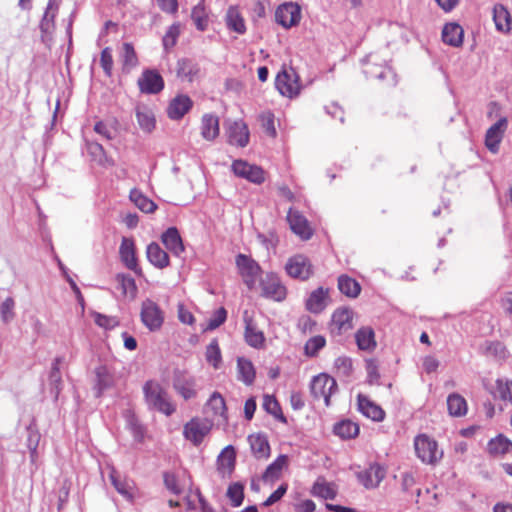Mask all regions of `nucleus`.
Returning <instances> with one entry per match:
<instances>
[{
	"label": "nucleus",
	"instance_id": "nucleus-1",
	"mask_svg": "<svg viewBox=\"0 0 512 512\" xmlns=\"http://www.w3.org/2000/svg\"><path fill=\"white\" fill-rule=\"evenodd\" d=\"M144 399L149 409L160 412L166 416L176 411L168 392L156 380H148L143 386Z\"/></svg>",
	"mask_w": 512,
	"mask_h": 512
},
{
	"label": "nucleus",
	"instance_id": "nucleus-2",
	"mask_svg": "<svg viewBox=\"0 0 512 512\" xmlns=\"http://www.w3.org/2000/svg\"><path fill=\"white\" fill-rule=\"evenodd\" d=\"M414 448L417 457L426 464H435L443 456L438 443L426 434H420L414 439Z\"/></svg>",
	"mask_w": 512,
	"mask_h": 512
},
{
	"label": "nucleus",
	"instance_id": "nucleus-3",
	"mask_svg": "<svg viewBox=\"0 0 512 512\" xmlns=\"http://www.w3.org/2000/svg\"><path fill=\"white\" fill-rule=\"evenodd\" d=\"M275 86L281 95L288 98L298 96L302 89L300 77L292 67L284 68L277 74Z\"/></svg>",
	"mask_w": 512,
	"mask_h": 512
},
{
	"label": "nucleus",
	"instance_id": "nucleus-4",
	"mask_svg": "<svg viewBox=\"0 0 512 512\" xmlns=\"http://www.w3.org/2000/svg\"><path fill=\"white\" fill-rule=\"evenodd\" d=\"M238 272L249 290L255 288L256 282L262 274L260 265L245 254H238L235 259Z\"/></svg>",
	"mask_w": 512,
	"mask_h": 512
},
{
	"label": "nucleus",
	"instance_id": "nucleus-5",
	"mask_svg": "<svg viewBox=\"0 0 512 512\" xmlns=\"http://www.w3.org/2000/svg\"><path fill=\"white\" fill-rule=\"evenodd\" d=\"M310 391L314 399H323L325 406H330V397L337 391L336 380L326 373H320L313 377L310 383Z\"/></svg>",
	"mask_w": 512,
	"mask_h": 512
},
{
	"label": "nucleus",
	"instance_id": "nucleus-6",
	"mask_svg": "<svg viewBox=\"0 0 512 512\" xmlns=\"http://www.w3.org/2000/svg\"><path fill=\"white\" fill-rule=\"evenodd\" d=\"M140 317L143 325L149 331L155 332L161 329L165 314L156 302L146 299L142 302Z\"/></svg>",
	"mask_w": 512,
	"mask_h": 512
},
{
	"label": "nucleus",
	"instance_id": "nucleus-7",
	"mask_svg": "<svg viewBox=\"0 0 512 512\" xmlns=\"http://www.w3.org/2000/svg\"><path fill=\"white\" fill-rule=\"evenodd\" d=\"M261 296L276 302H282L287 297V288L275 273H267L260 280Z\"/></svg>",
	"mask_w": 512,
	"mask_h": 512
},
{
	"label": "nucleus",
	"instance_id": "nucleus-8",
	"mask_svg": "<svg viewBox=\"0 0 512 512\" xmlns=\"http://www.w3.org/2000/svg\"><path fill=\"white\" fill-rule=\"evenodd\" d=\"M212 428V422L206 418H192L184 425L183 435L194 445L202 443Z\"/></svg>",
	"mask_w": 512,
	"mask_h": 512
},
{
	"label": "nucleus",
	"instance_id": "nucleus-9",
	"mask_svg": "<svg viewBox=\"0 0 512 512\" xmlns=\"http://www.w3.org/2000/svg\"><path fill=\"white\" fill-rule=\"evenodd\" d=\"M287 274L302 281L308 280L314 273L311 261L304 255L290 257L285 265Z\"/></svg>",
	"mask_w": 512,
	"mask_h": 512
},
{
	"label": "nucleus",
	"instance_id": "nucleus-10",
	"mask_svg": "<svg viewBox=\"0 0 512 512\" xmlns=\"http://www.w3.org/2000/svg\"><path fill=\"white\" fill-rule=\"evenodd\" d=\"M243 321L245 324L244 338L246 343L255 349L265 348L266 338L264 332L258 328L253 313L245 310L243 312Z\"/></svg>",
	"mask_w": 512,
	"mask_h": 512
},
{
	"label": "nucleus",
	"instance_id": "nucleus-11",
	"mask_svg": "<svg viewBox=\"0 0 512 512\" xmlns=\"http://www.w3.org/2000/svg\"><path fill=\"white\" fill-rule=\"evenodd\" d=\"M301 17V7L297 3L293 2L281 4L275 12L277 23L286 29L298 25Z\"/></svg>",
	"mask_w": 512,
	"mask_h": 512
},
{
	"label": "nucleus",
	"instance_id": "nucleus-12",
	"mask_svg": "<svg viewBox=\"0 0 512 512\" xmlns=\"http://www.w3.org/2000/svg\"><path fill=\"white\" fill-rule=\"evenodd\" d=\"M137 85L141 93L158 94L165 86L164 79L155 69H145L137 80Z\"/></svg>",
	"mask_w": 512,
	"mask_h": 512
},
{
	"label": "nucleus",
	"instance_id": "nucleus-13",
	"mask_svg": "<svg viewBox=\"0 0 512 512\" xmlns=\"http://www.w3.org/2000/svg\"><path fill=\"white\" fill-rule=\"evenodd\" d=\"M232 170L238 177L244 178L254 184H262L265 181V171L257 165L249 164L243 160H235Z\"/></svg>",
	"mask_w": 512,
	"mask_h": 512
},
{
	"label": "nucleus",
	"instance_id": "nucleus-14",
	"mask_svg": "<svg viewBox=\"0 0 512 512\" xmlns=\"http://www.w3.org/2000/svg\"><path fill=\"white\" fill-rule=\"evenodd\" d=\"M173 388L184 400L192 399L197 395L195 379L185 371H174Z\"/></svg>",
	"mask_w": 512,
	"mask_h": 512
},
{
	"label": "nucleus",
	"instance_id": "nucleus-15",
	"mask_svg": "<svg viewBox=\"0 0 512 512\" xmlns=\"http://www.w3.org/2000/svg\"><path fill=\"white\" fill-rule=\"evenodd\" d=\"M331 331L340 335L353 328V311L347 307L337 308L331 318Z\"/></svg>",
	"mask_w": 512,
	"mask_h": 512
},
{
	"label": "nucleus",
	"instance_id": "nucleus-16",
	"mask_svg": "<svg viewBox=\"0 0 512 512\" xmlns=\"http://www.w3.org/2000/svg\"><path fill=\"white\" fill-rule=\"evenodd\" d=\"M287 221L291 230L302 240H309L312 237L313 230L307 219L300 212L289 209Z\"/></svg>",
	"mask_w": 512,
	"mask_h": 512
},
{
	"label": "nucleus",
	"instance_id": "nucleus-17",
	"mask_svg": "<svg viewBox=\"0 0 512 512\" xmlns=\"http://www.w3.org/2000/svg\"><path fill=\"white\" fill-rule=\"evenodd\" d=\"M120 259L123 264L135 273L140 272L136 257L135 242L132 238L123 237L119 248Z\"/></svg>",
	"mask_w": 512,
	"mask_h": 512
},
{
	"label": "nucleus",
	"instance_id": "nucleus-18",
	"mask_svg": "<svg viewBox=\"0 0 512 512\" xmlns=\"http://www.w3.org/2000/svg\"><path fill=\"white\" fill-rule=\"evenodd\" d=\"M192 106L193 101L188 95L179 94L170 101L167 115L172 120H180L191 110Z\"/></svg>",
	"mask_w": 512,
	"mask_h": 512
},
{
	"label": "nucleus",
	"instance_id": "nucleus-19",
	"mask_svg": "<svg viewBox=\"0 0 512 512\" xmlns=\"http://www.w3.org/2000/svg\"><path fill=\"white\" fill-rule=\"evenodd\" d=\"M329 299V289L318 287L313 290L305 302V308L311 313H321L327 306Z\"/></svg>",
	"mask_w": 512,
	"mask_h": 512
},
{
	"label": "nucleus",
	"instance_id": "nucleus-20",
	"mask_svg": "<svg viewBox=\"0 0 512 512\" xmlns=\"http://www.w3.org/2000/svg\"><path fill=\"white\" fill-rule=\"evenodd\" d=\"M506 127L507 120L505 118H501L487 130L485 145L492 153H496L498 151L499 144L503 138Z\"/></svg>",
	"mask_w": 512,
	"mask_h": 512
},
{
	"label": "nucleus",
	"instance_id": "nucleus-21",
	"mask_svg": "<svg viewBox=\"0 0 512 512\" xmlns=\"http://www.w3.org/2000/svg\"><path fill=\"white\" fill-rule=\"evenodd\" d=\"M386 470L379 464H372L366 470L358 473V480L366 488H375L384 479Z\"/></svg>",
	"mask_w": 512,
	"mask_h": 512
},
{
	"label": "nucleus",
	"instance_id": "nucleus-22",
	"mask_svg": "<svg viewBox=\"0 0 512 512\" xmlns=\"http://www.w3.org/2000/svg\"><path fill=\"white\" fill-rule=\"evenodd\" d=\"M228 141L232 145L245 147L249 142L248 126L242 120L234 121L228 127Z\"/></svg>",
	"mask_w": 512,
	"mask_h": 512
},
{
	"label": "nucleus",
	"instance_id": "nucleus-23",
	"mask_svg": "<svg viewBox=\"0 0 512 512\" xmlns=\"http://www.w3.org/2000/svg\"><path fill=\"white\" fill-rule=\"evenodd\" d=\"M248 442L256 459H267L270 456L271 449L266 435L262 433L251 434L248 437Z\"/></svg>",
	"mask_w": 512,
	"mask_h": 512
},
{
	"label": "nucleus",
	"instance_id": "nucleus-24",
	"mask_svg": "<svg viewBox=\"0 0 512 512\" xmlns=\"http://www.w3.org/2000/svg\"><path fill=\"white\" fill-rule=\"evenodd\" d=\"M176 75L181 80L191 83L199 77L200 67L193 60L182 58L177 61Z\"/></svg>",
	"mask_w": 512,
	"mask_h": 512
},
{
	"label": "nucleus",
	"instance_id": "nucleus-25",
	"mask_svg": "<svg viewBox=\"0 0 512 512\" xmlns=\"http://www.w3.org/2000/svg\"><path fill=\"white\" fill-rule=\"evenodd\" d=\"M358 409L367 418L373 421H382L385 418V411L367 396L358 395Z\"/></svg>",
	"mask_w": 512,
	"mask_h": 512
},
{
	"label": "nucleus",
	"instance_id": "nucleus-26",
	"mask_svg": "<svg viewBox=\"0 0 512 512\" xmlns=\"http://www.w3.org/2000/svg\"><path fill=\"white\" fill-rule=\"evenodd\" d=\"M287 455H279L264 471L262 480L265 483H274L279 480L284 469L288 467Z\"/></svg>",
	"mask_w": 512,
	"mask_h": 512
},
{
	"label": "nucleus",
	"instance_id": "nucleus-27",
	"mask_svg": "<svg viewBox=\"0 0 512 512\" xmlns=\"http://www.w3.org/2000/svg\"><path fill=\"white\" fill-rule=\"evenodd\" d=\"M119 57L123 73H130L139 65V58L132 43L125 42L122 44Z\"/></svg>",
	"mask_w": 512,
	"mask_h": 512
},
{
	"label": "nucleus",
	"instance_id": "nucleus-28",
	"mask_svg": "<svg viewBox=\"0 0 512 512\" xmlns=\"http://www.w3.org/2000/svg\"><path fill=\"white\" fill-rule=\"evenodd\" d=\"M201 136L207 141H213L219 136V118L214 114H204L200 124Z\"/></svg>",
	"mask_w": 512,
	"mask_h": 512
},
{
	"label": "nucleus",
	"instance_id": "nucleus-29",
	"mask_svg": "<svg viewBox=\"0 0 512 512\" xmlns=\"http://www.w3.org/2000/svg\"><path fill=\"white\" fill-rule=\"evenodd\" d=\"M161 240L165 247L176 256H179L185 250L180 233L175 227L168 228L162 234Z\"/></svg>",
	"mask_w": 512,
	"mask_h": 512
},
{
	"label": "nucleus",
	"instance_id": "nucleus-30",
	"mask_svg": "<svg viewBox=\"0 0 512 512\" xmlns=\"http://www.w3.org/2000/svg\"><path fill=\"white\" fill-rule=\"evenodd\" d=\"M146 255L149 262L157 268L163 269L170 264L167 252L156 242H152L147 246Z\"/></svg>",
	"mask_w": 512,
	"mask_h": 512
},
{
	"label": "nucleus",
	"instance_id": "nucleus-31",
	"mask_svg": "<svg viewBox=\"0 0 512 512\" xmlns=\"http://www.w3.org/2000/svg\"><path fill=\"white\" fill-rule=\"evenodd\" d=\"M355 340L360 350L373 351L377 346L375 332L369 326L358 329L355 333Z\"/></svg>",
	"mask_w": 512,
	"mask_h": 512
},
{
	"label": "nucleus",
	"instance_id": "nucleus-32",
	"mask_svg": "<svg viewBox=\"0 0 512 512\" xmlns=\"http://www.w3.org/2000/svg\"><path fill=\"white\" fill-rule=\"evenodd\" d=\"M136 119L140 128L145 132H151L155 128L156 120L153 111L146 105L136 107Z\"/></svg>",
	"mask_w": 512,
	"mask_h": 512
},
{
	"label": "nucleus",
	"instance_id": "nucleus-33",
	"mask_svg": "<svg viewBox=\"0 0 512 512\" xmlns=\"http://www.w3.org/2000/svg\"><path fill=\"white\" fill-rule=\"evenodd\" d=\"M338 289L349 298H357L361 292V285L356 279L343 274L338 277Z\"/></svg>",
	"mask_w": 512,
	"mask_h": 512
},
{
	"label": "nucleus",
	"instance_id": "nucleus-34",
	"mask_svg": "<svg viewBox=\"0 0 512 512\" xmlns=\"http://www.w3.org/2000/svg\"><path fill=\"white\" fill-rule=\"evenodd\" d=\"M442 39L451 46H460L463 42V29L456 23L446 24L442 30Z\"/></svg>",
	"mask_w": 512,
	"mask_h": 512
},
{
	"label": "nucleus",
	"instance_id": "nucleus-35",
	"mask_svg": "<svg viewBox=\"0 0 512 512\" xmlns=\"http://www.w3.org/2000/svg\"><path fill=\"white\" fill-rule=\"evenodd\" d=\"M312 494L323 499H334L337 495V486L327 482L324 478H318L312 487Z\"/></svg>",
	"mask_w": 512,
	"mask_h": 512
},
{
	"label": "nucleus",
	"instance_id": "nucleus-36",
	"mask_svg": "<svg viewBox=\"0 0 512 512\" xmlns=\"http://www.w3.org/2000/svg\"><path fill=\"white\" fill-rule=\"evenodd\" d=\"M493 20L497 30L508 32L511 29V15L502 4H496L493 8Z\"/></svg>",
	"mask_w": 512,
	"mask_h": 512
},
{
	"label": "nucleus",
	"instance_id": "nucleus-37",
	"mask_svg": "<svg viewBox=\"0 0 512 512\" xmlns=\"http://www.w3.org/2000/svg\"><path fill=\"white\" fill-rule=\"evenodd\" d=\"M487 450L494 456L504 455L512 451V442L503 434H499L488 442Z\"/></svg>",
	"mask_w": 512,
	"mask_h": 512
},
{
	"label": "nucleus",
	"instance_id": "nucleus-38",
	"mask_svg": "<svg viewBox=\"0 0 512 512\" xmlns=\"http://www.w3.org/2000/svg\"><path fill=\"white\" fill-rule=\"evenodd\" d=\"M130 200L144 213H153L157 209L156 203L144 195L139 189H132L129 193Z\"/></svg>",
	"mask_w": 512,
	"mask_h": 512
},
{
	"label": "nucleus",
	"instance_id": "nucleus-39",
	"mask_svg": "<svg viewBox=\"0 0 512 512\" xmlns=\"http://www.w3.org/2000/svg\"><path fill=\"white\" fill-rule=\"evenodd\" d=\"M226 24L230 30H232L238 34H244L246 32V25H245L244 18L242 17V15L237 7L231 6L227 10Z\"/></svg>",
	"mask_w": 512,
	"mask_h": 512
},
{
	"label": "nucleus",
	"instance_id": "nucleus-40",
	"mask_svg": "<svg viewBox=\"0 0 512 512\" xmlns=\"http://www.w3.org/2000/svg\"><path fill=\"white\" fill-rule=\"evenodd\" d=\"M333 432L342 439H352L358 436L359 426L351 420H342L334 425Z\"/></svg>",
	"mask_w": 512,
	"mask_h": 512
},
{
	"label": "nucleus",
	"instance_id": "nucleus-41",
	"mask_svg": "<svg viewBox=\"0 0 512 512\" xmlns=\"http://www.w3.org/2000/svg\"><path fill=\"white\" fill-rule=\"evenodd\" d=\"M447 408L451 416H464L467 412L466 400L459 394H450L447 398Z\"/></svg>",
	"mask_w": 512,
	"mask_h": 512
},
{
	"label": "nucleus",
	"instance_id": "nucleus-42",
	"mask_svg": "<svg viewBox=\"0 0 512 512\" xmlns=\"http://www.w3.org/2000/svg\"><path fill=\"white\" fill-rule=\"evenodd\" d=\"M238 378L246 385H251L255 379V369L252 362L245 358L237 360Z\"/></svg>",
	"mask_w": 512,
	"mask_h": 512
},
{
	"label": "nucleus",
	"instance_id": "nucleus-43",
	"mask_svg": "<svg viewBox=\"0 0 512 512\" xmlns=\"http://www.w3.org/2000/svg\"><path fill=\"white\" fill-rule=\"evenodd\" d=\"M110 480L115 489L127 499H132L133 482L127 479H121L119 475L112 471L110 474Z\"/></svg>",
	"mask_w": 512,
	"mask_h": 512
},
{
	"label": "nucleus",
	"instance_id": "nucleus-44",
	"mask_svg": "<svg viewBox=\"0 0 512 512\" xmlns=\"http://www.w3.org/2000/svg\"><path fill=\"white\" fill-rule=\"evenodd\" d=\"M207 409H210L214 416H225L226 403L222 395L214 392L206 404Z\"/></svg>",
	"mask_w": 512,
	"mask_h": 512
},
{
	"label": "nucleus",
	"instance_id": "nucleus-45",
	"mask_svg": "<svg viewBox=\"0 0 512 512\" xmlns=\"http://www.w3.org/2000/svg\"><path fill=\"white\" fill-rule=\"evenodd\" d=\"M264 409L276 419L286 423V418L282 412L281 406L277 399L272 395H266L263 402Z\"/></svg>",
	"mask_w": 512,
	"mask_h": 512
},
{
	"label": "nucleus",
	"instance_id": "nucleus-46",
	"mask_svg": "<svg viewBox=\"0 0 512 512\" xmlns=\"http://www.w3.org/2000/svg\"><path fill=\"white\" fill-rule=\"evenodd\" d=\"M494 395L512 403V380L497 379Z\"/></svg>",
	"mask_w": 512,
	"mask_h": 512
},
{
	"label": "nucleus",
	"instance_id": "nucleus-47",
	"mask_svg": "<svg viewBox=\"0 0 512 512\" xmlns=\"http://www.w3.org/2000/svg\"><path fill=\"white\" fill-rule=\"evenodd\" d=\"M326 345V339L322 335L311 337L304 346V353L308 357L317 356L318 352Z\"/></svg>",
	"mask_w": 512,
	"mask_h": 512
},
{
	"label": "nucleus",
	"instance_id": "nucleus-48",
	"mask_svg": "<svg viewBox=\"0 0 512 512\" xmlns=\"http://www.w3.org/2000/svg\"><path fill=\"white\" fill-rule=\"evenodd\" d=\"M205 356L207 362L211 364L215 369L219 367L222 360V356L218 341L216 339L212 340L210 344L207 346Z\"/></svg>",
	"mask_w": 512,
	"mask_h": 512
},
{
	"label": "nucleus",
	"instance_id": "nucleus-49",
	"mask_svg": "<svg viewBox=\"0 0 512 512\" xmlns=\"http://www.w3.org/2000/svg\"><path fill=\"white\" fill-rule=\"evenodd\" d=\"M100 66L103 69L105 76L111 77L113 74V51L111 47H105L100 53Z\"/></svg>",
	"mask_w": 512,
	"mask_h": 512
},
{
	"label": "nucleus",
	"instance_id": "nucleus-50",
	"mask_svg": "<svg viewBox=\"0 0 512 512\" xmlns=\"http://www.w3.org/2000/svg\"><path fill=\"white\" fill-rule=\"evenodd\" d=\"M227 497L233 507H239L244 500V486L240 483H233L227 489Z\"/></svg>",
	"mask_w": 512,
	"mask_h": 512
},
{
	"label": "nucleus",
	"instance_id": "nucleus-51",
	"mask_svg": "<svg viewBox=\"0 0 512 512\" xmlns=\"http://www.w3.org/2000/svg\"><path fill=\"white\" fill-rule=\"evenodd\" d=\"M334 368L339 376L349 377L353 372L352 359L346 356H340L335 359Z\"/></svg>",
	"mask_w": 512,
	"mask_h": 512
},
{
	"label": "nucleus",
	"instance_id": "nucleus-52",
	"mask_svg": "<svg viewBox=\"0 0 512 512\" xmlns=\"http://www.w3.org/2000/svg\"><path fill=\"white\" fill-rule=\"evenodd\" d=\"M227 319V311L224 307H220L214 311L213 315L207 322V326L204 331L215 330L220 327Z\"/></svg>",
	"mask_w": 512,
	"mask_h": 512
},
{
	"label": "nucleus",
	"instance_id": "nucleus-53",
	"mask_svg": "<svg viewBox=\"0 0 512 512\" xmlns=\"http://www.w3.org/2000/svg\"><path fill=\"white\" fill-rule=\"evenodd\" d=\"M15 301L11 297H7L0 305V315L3 323H9L15 317L14 312Z\"/></svg>",
	"mask_w": 512,
	"mask_h": 512
},
{
	"label": "nucleus",
	"instance_id": "nucleus-54",
	"mask_svg": "<svg viewBox=\"0 0 512 512\" xmlns=\"http://www.w3.org/2000/svg\"><path fill=\"white\" fill-rule=\"evenodd\" d=\"M180 35V25L173 24L166 31L163 37V45L165 49H170L176 45L177 39Z\"/></svg>",
	"mask_w": 512,
	"mask_h": 512
},
{
	"label": "nucleus",
	"instance_id": "nucleus-55",
	"mask_svg": "<svg viewBox=\"0 0 512 512\" xmlns=\"http://www.w3.org/2000/svg\"><path fill=\"white\" fill-rule=\"evenodd\" d=\"M94 321L99 326L106 330H110L118 326L119 321L115 316H108L101 313H94Z\"/></svg>",
	"mask_w": 512,
	"mask_h": 512
},
{
	"label": "nucleus",
	"instance_id": "nucleus-56",
	"mask_svg": "<svg viewBox=\"0 0 512 512\" xmlns=\"http://www.w3.org/2000/svg\"><path fill=\"white\" fill-rule=\"evenodd\" d=\"M366 371H367V379L368 383L378 384L380 379L379 366L375 359H367L366 360Z\"/></svg>",
	"mask_w": 512,
	"mask_h": 512
},
{
	"label": "nucleus",
	"instance_id": "nucleus-57",
	"mask_svg": "<svg viewBox=\"0 0 512 512\" xmlns=\"http://www.w3.org/2000/svg\"><path fill=\"white\" fill-rule=\"evenodd\" d=\"M261 120V127L265 131V133L269 136L274 138L277 134L276 128L274 125V116L270 112L263 113L260 116Z\"/></svg>",
	"mask_w": 512,
	"mask_h": 512
},
{
	"label": "nucleus",
	"instance_id": "nucleus-58",
	"mask_svg": "<svg viewBox=\"0 0 512 512\" xmlns=\"http://www.w3.org/2000/svg\"><path fill=\"white\" fill-rule=\"evenodd\" d=\"M87 149L93 159L99 163H104L107 160L106 153L101 144L97 142H87Z\"/></svg>",
	"mask_w": 512,
	"mask_h": 512
},
{
	"label": "nucleus",
	"instance_id": "nucleus-59",
	"mask_svg": "<svg viewBox=\"0 0 512 512\" xmlns=\"http://www.w3.org/2000/svg\"><path fill=\"white\" fill-rule=\"evenodd\" d=\"M163 479H164V484L169 491H171L172 493H174L176 495H179L182 493L183 488L178 483V480L174 474L166 472L163 475Z\"/></svg>",
	"mask_w": 512,
	"mask_h": 512
},
{
	"label": "nucleus",
	"instance_id": "nucleus-60",
	"mask_svg": "<svg viewBox=\"0 0 512 512\" xmlns=\"http://www.w3.org/2000/svg\"><path fill=\"white\" fill-rule=\"evenodd\" d=\"M178 319L181 323L187 325H193L195 318L193 314L184 306V304H178L177 306Z\"/></svg>",
	"mask_w": 512,
	"mask_h": 512
},
{
	"label": "nucleus",
	"instance_id": "nucleus-61",
	"mask_svg": "<svg viewBox=\"0 0 512 512\" xmlns=\"http://www.w3.org/2000/svg\"><path fill=\"white\" fill-rule=\"evenodd\" d=\"M288 488L287 484H281L263 503L264 506H270L277 501H279L284 494L286 493Z\"/></svg>",
	"mask_w": 512,
	"mask_h": 512
},
{
	"label": "nucleus",
	"instance_id": "nucleus-62",
	"mask_svg": "<svg viewBox=\"0 0 512 512\" xmlns=\"http://www.w3.org/2000/svg\"><path fill=\"white\" fill-rule=\"evenodd\" d=\"M158 7L165 13L174 14L178 10L177 0H155Z\"/></svg>",
	"mask_w": 512,
	"mask_h": 512
},
{
	"label": "nucleus",
	"instance_id": "nucleus-63",
	"mask_svg": "<svg viewBox=\"0 0 512 512\" xmlns=\"http://www.w3.org/2000/svg\"><path fill=\"white\" fill-rule=\"evenodd\" d=\"M439 360L434 356H425L422 361L423 369L426 373L430 374L435 372L439 367Z\"/></svg>",
	"mask_w": 512,
	"mask_h": 512
},
{
	"label": "nucleus",
	"instance_id": "nucleus-64",
	"mask_svg": "<svg viewBox=\"0 0 512 512\" xmlns=\"http://www.w3.org/2000/svg\"><path fill=\"white\" fill-rule=\"evenodd\" d=\"M120 282L124 293L130 292L132 295H135L137 286L135 280L132 277L121 276Z\"/></svg>",
	"mask_w": 512,
	"mask_h": 512
}]
</instances>
